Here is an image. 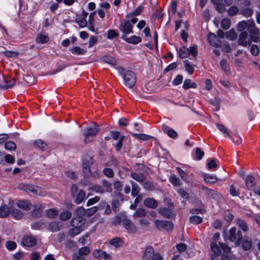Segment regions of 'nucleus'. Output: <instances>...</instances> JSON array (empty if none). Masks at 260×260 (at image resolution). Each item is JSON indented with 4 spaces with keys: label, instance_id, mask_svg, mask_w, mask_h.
<instances>
[{
    "label": "nucleus",
    "instance_id": "nucleus-1",
    "mask_svg": "<svg viewBox=\"0 0 260 260\" xmlns=\"http://www.w3.org/2000/svg\"><path fill=\"white\" fill-rule=\"evenodd\" d=\"M118 72L122 76L124 85L129 88H132L136 83V76L134 72L132 71L124 72L122 67L118 69Z\"/></svg>",
    "mask_w": 260,
    "mask_h": 260
},
{
    "label": "nucleus",
    "instance_id": "nucleus-2",
    "mask_svg": "<svg viewBox=\"0 0 260 260\" xmlns=\"http://www.w3.org/2000/svg\"><path fill=\"white\" fill-rule=\"evenodd\" d=\"M225 239L235 243L236 246H239L242 238V234L240 230H237L236 227H233L226 233L224 232Z\"/></svg>",
    "mask_w": 260,
    "mask_h": 260
},
{
    "label": "nucleus",
    "instance_id": "nucleus-3",
    "mask_svg": "<svg viewBox=\"0 0 260 260\" xmlns=\"http://www.w3.org/2000/svg\"><path fill=\"white\" fill-rule=\"evenodd\" d=\"M100 131L99 125L95 124L93 126L87 127L83 131L85 137L84 142L87 144L93 140V137L95 136Z\"/></svg>",
    "mask_w": 260,
    "mask_h": 260
},
{
    "label": "nucleus",
    "instance_id": "nucleus-4",
    "mask_svg": "<svg viewBox=\"0 0 260 260\" xmlns=\"http://www.w3.org/2000/svg\"><path fill=\"white\" fill-rule=\"evenodd\" d=\"M214 5L216 9L220 13H222L225 11V6L231 5L233 0H211Z\"/></svg>",
    "mask_w": 260,
    "mask_h": 260
},
{
    "label": "nucleus",
    "instance_id": "nucleus-5",
    "mask_svg": "<svg viewBox=\"0 0 260 260\" xmlns=\"http://www.w3.org/2000/svg\"><path fill=\"white\" fill-rule=\"evenodd\" d=\"M133 27L129 20H123L120 22L119 29L122 32V35L127 36L128 34L133 33Z\"/></svg>",
    "mask_w": 260,
    "mask_h": 260
},
{
    "label": "nucleus",
    "instance_id": "nucleus-6",
    "mask_svg": "<svg viewBox=\"0 0 260 260\" xmlns=\"http://www.w3.org/2000/svg\"><path fill=\"white\" fill-rule=\"evenodd\" d=\"M154 225L158 230L164 229L167 231H171L173 228V223L167 220H155Z\"/></svg>",
    "mask_w": 260,
    "mask_h": 260
},
{
    "label": "nucleus",
    "instance_id": "nucleus-7",
    "mask_svg": "<svg viewBox=\"0 0 260 260\" xmlns=\"http://www.w3.org/2000/svg\"><path fill=\"white\" fill-rule=\"evenodd\" d=\"M122 224L128 233L135 234L137 232V228L131 220L124 218L122 221Z\"/></svg>",
    "mask_w": 260,
    "mask_h": 260
},
{
    "label": "nucleus",
    "instance_id": "nucleus-8",
    "mask_svg": "<svg viewBox=\"0 0 260 260\" xmlns=\"http://www.w3.org/2000/svg\"><path fill=\"white\" fill-rule=\"evenodd\" d=\"M158 212L162 216L168 219L175 218V213L170 208L160 207L158 209Z\"/></svg>",
    "mask_w": 260,
    "mask_h": 260
},
{
    "label": "nucleus",
    "instance_id": "nucleus-9",
    "mask_svg": "<svg viewBox=\"0 0 260 260\" xmlns=\"http://www.w3.org/2000/svg\"><path fill=\"white\" fill-rule=\"evenodd\" d=\"M251 43L250 39L248 37V34L246 31H242L239 36L238 44L239 45L246 47L250 45Z\"/></svg>",
    "mask_w": 260,
    "mask_h": 260
},
{
    "label": "nucleus",
    "instance_id": "nucleus-10",
    "mask_svg": "<svg viewBox=\"0 0 260 260\" xmlns=\"http://www.w3.org/2000/svg\"><path fill=\"white\" fill-rule=\"evenodd\" d=\"M209 43L211 46L215 47H219L221 45L220 40L213 33H209L207 36Z\"/></svg>",
    "mask_w": 260,
    "mask_h": 260
},
{
    "label": "nucleus",
    "instance_id": "nucleus-11",
    "mask_svg": "<svg viewBox=\"0 0 260 260\" xmlns=\"http://www.w3.org/2000/svg\"><path fill=\"white\" fill-rule=\"evenodd\" d=\"M245 181L247 189L253 191L256 188L255 177L251 175H247Z\"/></svg>",
    "mask_w": 260,
    "mask_h": 260
},
{
    "label": "nucleus",
    "instance_id": "nucleus-12",
    "mask_svg": "<svg viewBox=\"0 0 260 260\" xmlns=\"http://www.w3.org/2000/svg\"><path fill=\"white\" fill-rule=\"evenodd\" d=\"M123 201V197L122 194L120 192L116 193V199H115L112 202V207L113 210L116 212L119 210V208L120 205V201Z\"/></svg>",
    "mask_w": 260,
    "mask_h": 260
},
{
    "label": "nucleus",
    "instance_id": "nucleus-13",
    "mask_svg": "<svg viewBox=\"0 0 260 260\" xmlns=\"http://www.w3.org/2000/svg\"><path fill=\"white\" fill-rule=\"evenodd\" d=\"M22 244L24 246L32 247L37 243L36 239L30 235H26L22 239Z\"/></svg>",
    "mask_w": 260,
    "mask_h": 260
},
{
    "label": "nucleus",
    "instance_id": "nucleus-14",
    "mask_svg": "<svg viewBox=\"0 0 260 260\" xmlns=\"http://www.w3.org/2000/svg\"><path fill=\"white\" fill-rule=\"evenodd\" d=\"M37 187V186H35L32 185H28L24 183H20L19 185V188L20 189L30 193L31 196L33 197H35V193H36Z\"/></svg>",
    "mask_w": 260,
    "mask_h": 260
},
{
    "label": "nucleus",
    "instance_id": "nucleus-15",
    "mask_svg": "<svg viewBox=\"0 0 260 260\" xmlns=\"http://www.w3.org/2000/svg\"><path fill=\"white\" fill-rule=\"evenodd\" d=\"M203 191L206 194V195L210 198L214 200H217L221 197V194L213 189H209L205 186H202Z\"/></svg>",
    "mask_w": 260,
    "mask_h": 260
},
{
    "label": "nucleus",
    "instance_id": "nucleus-16",
    "mask_svg": "<svg viewBox=\"0 0 260 260\" xmlns=\"http://www.w3.org/2000/svg\"><path fill=\"white\" fill-rule=\"evenodd\" d=\"M44 205L40 203H36L34 206V209L31 211V215L34 217H40L42 216V212L44 208Z\"/></svg>",
    "mask_w": 260,
    "mask_h": 260
},
{
    "label": "nucleus",
    "instance_id": "nucleus-17",
    "mask_svg": "<svg viewBox=\"0 0 260 260\" xmlns=\"http://www.w3.org/2000/svg\"><path fill=\"white\" fill-rule=\"evenodd\" d=\"M86 219L83 217H76L73 218L71 221V224L73 228H80L85 223Z\"/></svg>",
    "mask_w": 260,
    "mask_h": 260
},
{
    "label": "nucleus",
    "instance_id": "nucleus-18",
    "mask_svg": "<svg viewBox=\"0 0 260 260\" xmlns=\"http://www.w3.org/2000/svg\"><path fill=\"white\" fill-rule=\"evenodd\" d=\"M242 249L244 250H249L252 247V240L248 236H244L241 240Z\"/></svg>",
    "mask_w": 260,
    "mask_h": 260
},
{
    "label": "nucleus",
    "instance_id": "nucleus-19",
    "mask_svg": "<svg viewBox=\"0 0 260 260\" xmlns=\"http://www.w3.org/2000/svg\"><path fill=\"white\" fill-rule=\"evenodd\" d=\"M154 253V249L152 246L147 247L143 255V260H152Z\"/></svg>",
    "mask_w": 260,
    "mask_h": 260
},
{
    "label": "nucleus",
    "instance_id": "nucleus-20",
    "mask_svg": "<svg viewBox=\"0 0 260 260\" xmlns=\"http://www.w3.org/2000/svg\"><path fill=\"white\" fill-rule=\"evenodd\" d=\"M3 79L4 80V81H0V87L2 88L7 89L8 88H11L16 84V80L14 78L11 79L9 80H8L7 79H6L4 77H3Z\"/></svg>",
    "mask_w": 260,
    "mask_h": 260
},
{
    "label": "nucleus",
    "instance_id": "nucleus-21",
    "mask_svg": "<svg viewBox=\"0 0 260 260\" xmlns=\"http://www.w3.org/2000/svg\"><path fill=\"white\" fill-rule=\"evenodd\" d=\"M162 129L165 133L167 134V135L172 138H176L178 136V134L176 131H175L172 128L169 127L166 124L162 125Z\"/></svg>",
    "mask_w": 260,
    "mask_h": 260
},
{
    "label": "nucleus",
    "instance_id": "nucleus-22",
    "mask_svg": "<svg viewBox=\"0 0 260 260\" xmlns=\"http://www.w3.org/2000/svg\"><path fill=\"white\" fill-rule=\"evenodd\" d=\"M121 38L126 42L131 44H138L141 42V38L140 37L133 36L131 37H127V36L122 35Z\"/></svg>",
    "mask_w": 260,
    "mask_h": 260
},
{
    "label": "nucleus",
    "instance_id": "nucleus-23",
    "mask_svg": "<svg viewBox=\"0 0 260 260\" xmlns=\"http://www.w3.org/2000/svg\"><path fill=\"white\" fill-rule=\"evenodd\" d=\"M144 204L146 207L151 209H155L158 206L157 201L150 198L145 199L144 201Z\"/></svg>",
    "mask_w": 260,
    "mask_h": 260
},
{
    "label": "nucleus",
    "instance_id": "nucleus-24",
    "mask_svg": "<svg viewBox=\"0 0 260 260\" xmlns=\"http://www.w3.org/2000/svg\"><path fill=\"white\" fill-rule=\"evenodd\" d=\"M16 204L18 207L25 211L29 210L32 207V205L30 203L25 200L18 201Z\"/></svg>",
    "mask_w": 260,
    "mask_h": 260
},
{
    "label": "nucleus",
    "instance_id": "nucleus-25",
    "mask_svg": "<svg viewBox=\"0 0 260 260\" xmlns=\"http://www.w3.org/2000/svg\"><path fill=\"white\" fill-rule=\"evenodd\" d=\"M236 224L243 231L247 232L249 227L246 222L243 219L237 218L235 219Z\"/></svg>",
    "mask_w": 260,
    "mask_h": 260
},
{
    "label": "nucleus",
    "instance_id": "nucleus-26",
    "mask_svg": "<svg viewBox=\"0 0 260 260\" xmlns=\"http://www.w3.org/2000/svg\"><path fill=\"white\" fill-rule=\"evenodd\" d=\"M11 209L7 205H2L0 207V217H7L11 213Z\"/></svg>",
    "mask_w": 260,
    "mask_h": 260
},
{
    "label": "nucleus",
    "instance_id": "nucleus-27",
    "mask_svg": "<svg viewBox=\"0 0 260 260\" xmlns=\"http://www.w3.org/2000/svg\"><path fill=\"white\" fill-rule=\"evenodd\" d=\"M220 243H219V244H217V242H215V241H211L210 247L214 255H220L221 247Z\"/></svg>",
    "mask_w": 260,
    "mask_h": 260
},
{
    "label": "nucleus",
    "instance_id": "nucleus-28",
    "mask_svg": "<svg viewBox=\"0 0 260 260\" xmlns=\"http://www.w3.org/2000/svg\"><path fill=\"white\" fill-rule=\"evenodd\" d=\"M93 164V159L90 156H85L82 160V168H90Z\"/></svg>",
    "mask_w": 260,
    "mask_h": 260
},
{
    "label": "nucleus",
    "instance_id": "nucleus-29",
    "mask_svg": "<svg viewBox=\"0 0 260 260\" xmlns=\"http://www.w3.org/2000/svg\"><path fill=\"white\" fill-rule=\"evenodd\" d=\"M248 26H247V30L250 33V36L251 35H259V30L255 26L254 23L252 21L248 22Z\"/></svg>",
    "mask_w": 260,
    "mask_h": 260
},
{
    "label": "nucleus",
    "instance_id": "nucleus-30",
    "mask_svg": "<svg viewBox=\"0 0 260 260\" xmlns=\"http://www.w3.org/2000/svg\"><path fill=\"white\" fill-rule=\"evenodd\" d=\"M11 214L16 219H21L24 215L23 212L21 211L19 209L16 208H12L11 209Z\"/></svg>",
    "mask_w": 260,
    "mask_h": 260
},
{
    "label": "nucleus",
    "instance_id": "nucleus-31",
    "mask_svg": "<svg viewBox=\"0 0 260 260\" xmlns=\"http://www.w3.org/2000/svg\"><path fill=\"white\" fill-rule=\"evenodd\" d=\"M71 53L74 55H81L84 54L86 50L79 47L76 46L70 49Z\"/></svg>",
    "mask_w": 260,
    "mask_h": 260
},
{
    "label": "nucleus",
    "instance_id": "nucleus-32",
    "mask_svg": "<svg viewBox=\"0 0 260 260\" xmlns=\"http://www.w3.org/2000/svg\"><path fill=\"white\" fill-rule=\"evenodd\" d=\"M34 145L35 147L40 149L41 150L44 151L47 150L48 149L47 144H46V143H45L42 140H36L34 142Z\"/></svg>",
    "mask_w": 260,
    "mask_h": 260
},
{
    "label": "nucleus",
    "instance_id": "nucleus-33",
    "mask_svg": "<svg viewBox=\"0 0 260 260\" xmlns=\"http://www.w3.org/2000/svg\"><path fill=\"white\" fill-rule=\"evenodd\" d=\"M205 181L207 183L213 184L215 183L218 179L215 175H210L209 174H205L203 175Z\"/></svg>",
    "mask_w": 260,
    "mask_h": 260
},
{
    "label": "nucleus",
    "instance_id": "nucleus-34",
    "mask_svg": "<svg viewBox=\"0 0 260 260\" xmlns=\"http://www.w3.org/2000/svg\"><path fill=\"white\" fill-rule=\"evenodd\" d=\"M61 226V224L59 222L53 221L50 223L49 228L51 231L54 232L59 231Z\"/></svg>",
    "mask_w": 260,
    "mask_h": 260
},
{
    "label": "nucleus",
    "instance_id": "nucleus-35",
    "mask_svg": "<svg viewBox=\"0 0 260 260\" xmlns=\"http://www.w3.org/2000/svg\"><path fill=\"white\" fill-rule=\"evenodd\" d=\"M130 182L132 186L131 194L133 197H136L139 194L140 190L139 186L137 184L135 183L133 181H131Z\"/></svg>",
    "mask_w": 260,
    "mask_h": 260
},
{
    "label": "nucleus",
    "instance_id": "nucleus-36",
    "mask_svg": "<svg viewBox=\"0 0 260 260\" xmlns=\"http://www.w3.org/2000/svg\"><path fill=\"white\" fill-rule=\"evenodd\" d=\"M143 9H144L143 6H140L135 11L127 14L126 16V17L127 19H129L132 17L138 15L142 13V12L143 10Z\"/></svg>",
    "mask_w": 260,
    "mask_h": 260
},
{
    "label": "nucleus",
    "instance_id": "nucleus-37",
    "mask_svg": "<svg viewBox=\"0 0 260 260\" xmlns=\"http://www.w3.org/2000/svg\"><path fill=\"white\" fill-rule=\"evenodd\" d=\"M183 88L185 89H187L190 88H196L197 84L191 81L190 79H186L185 80L184 83L183 84Z\"/></svg>",
    "mask_w": 260,
    "mask_h": 260
},
{
    "label": "nucleus",
    "instance_id": "nucleus-38",
    "mask_svg": "<svg viewBox=\"0 0 260 260\" xmlns=\"http://www.w3.org/2000/svg\"><path fill=\"white\" fill-rule=\"evenodd\" d=\"M131 176L135 180L139 182H143L145 180V177L142 174L132 173Z\"/></svg>",
    "mask_w": 260,
    "mask_h": 260
},
{
    "label": "nucleus",
    "instance_id": "nucleus-39",
    "mask_svg": "<svg viewBox=\"0 0 260 260\" xmlns=\"http://www.w3.org/2000/svg\"><path fill=\"white\" fill-rule=\"evenodd\" d=\"M122 241L120 238H114L109 241V244L115 247H119L122 245Z\"/></svg>",
    "mask_w": 260,
    "mask_h": 260
},
{
    "label": "nucleus",
    "instance_id": "nucleus-40",
    "mask_svg": "<svg viewBox=\"0 0 260 260\" xmlns=\"http://www.w3.org/2000/svg\"><path fill=\"white\" fill-rule=\"evenodd\" d=\"M85 192L83 190H80L76 197L75 202L77 204H80L85 199Z\"/></svg>",
    "mask_w": 260,
    "mask_h": 260
},
{
    "label": "nucleus",
    "instance_id": "nucleus-41",
    "mask_svg": "<svg viewBox=\"0 0 260 260\" xmlns=\"http://www.w3.org/2000/svg\"><path fill=\"white\" fill-rule=\"evenodd\" d=\"M36 42L40 44H44L49 41V38L47 36L40 34L36 38Z\"/></svg>",
    "mask_w": 260,
    "mask_h": 260
},
{
    "label": "nucleus",
    "instance_id": "nucleus-42",
    "mask_svg": "<svg viewBox=\"0 0 260 260\" xmlns=\"http://www.w3.org/2000/svg\"><path fill=\"white\" fill-rule=\"evenodd\" d=\"M102 60L112 66H115L117 64L116 61L111 56H105L103 57Z\"/></svg>",
    "mask_w": 260,
    "mask_h": 260
},
{
    "label": "nucleus",
    "instance_id": "nucleus-43",
    "mask_svg": "<svg viewBox=\"0 0 260 260\" xmlns=\"http://www.w3.org/2000/svg\"><path fill=\"white\" fill-rule=\"evenodd\" d=\"M179 53L180 58H186L190 55L189 49L184 47L180 49Z\"/></svg>",
    "mask_w": 260,
    "mask_h": 260
},
{
    "label": "nucleus",
    "instance_id": "nucleus-44",
    "mask_svg": "<svg viewBox=\"0 0 260 260\" xmlns=\"http://www.w3.org/2000/svg\"><path fill=\"white\" fill-rule=\"evenodd\" d=\"M225 37L226 39H229L232 41H234L236 40L237 37V35L233 29H231L230 30L227 31L225 34Z\"/></svg>",
    "mask_w": 260,
    "mask_h": 260
},
{
    "label": "nucleus",
    "instance_id": "nucleus-45",
    "mask_svg": "<svg viewBox=\"0 0 260 260\" xmlns=\"http://www.w3.org/2000/svg\"><path fill=\"white\" fill-rule=\"evenodd\" d=\"M216 126H217L218 129L221 132L223 133V134L224 135L225 137H228L231 138V136L229 134V132H228V131L227 130V128H226V127L225 126H224L222 124H218V123H216Z\"/></svg>",
    "mask_w": 260,
    "mask_h": 260
},
{
    "label": "nucleus",
    "instance_id": "nucleus-46",
    "mask_svg": "<svg viewBox=\"0 0 260 260\" xmlns=\"http://www.w3.org/2000/svg\"><path fill=\"white\" fill-rule=\"evenodd\" d=\"M98 210V207L94 206L88 209H86L85 217H89L95 213Z\"/></svg>",
    "mask_w": 260,
    "mask_h": 260
},
{
    "label": "nucleus",
    "instance_id": "nucleus-47",
    "mask_svg": "<svg viewBox=\"0 0 260 260\" xmlns=\"http://www.w3.org/2000/svg\"><path fill=\"white\" fill-rule=\"evenodd\" d=\"M90 190L101 194H103L105 192V190L104 189V187L102 186L98 185L91 186L90 188Z\"/></svg>",
    "mask_w": 260,
    "mask_h": 260
},
{
    "label": "nucleus",
    "instance_id": "nucleus-48",
    "mask_svg": "<svg viewBox=\"0 0 260 260\" xmlns=\"http://www.w3.org/2000/svg\"><path fill=\"white\" fill-rule=\"evenodd\" d=\"M75 22L78 23L80 27H84L87 25V22L84 18L78 17L75 19Z\"/></svg>",
    "mask_w": 260,
    "mask_h": 260
},
{
    "label": "nucleus",
    "instance_id": "nucleus-49",
    "mask_svg": "<svg viewBox=\"0 0 260 260\" xmlns=\"http://www.w3.org/2000/svg\"><path fill=\"white\" fill-rule=\"evenodd\" d=\"M211 260H230V257L228 255L222 254L220 255H212Z\"/></svg>",
    "mask_w": 260,
    "mask_h": 260
},
{
    "label": "nucleus",
    "instance_id": "nucleus-50",
    "mask_svg": "<svg viewBox=\"0 0 260 260\" xmlns=\"http://www.w3.org/2000/svg\"><path fill=\"white\" fill-rule=\"evenodd\" d=\"M229 192L232 197H238L239 196V190L234 185H231L230 187Z\"/></svg>",
    "mask_w": 260,
    "mask_h": 260
},
{
    "label": "nucleus",
    "instance_id": "nucleus-51",
    "mask_svg": "<svg viewBox=\"0 0 260 260\" xmlns=\"http://www.w3.org/2000/svg\"><path fill=\"white\" fill-rule=\"evenodd\" d=\"M58 212L55 209H51L46 211V215L49 218H55L57 216Z\"/></svg>",
    "mask_w": 260,
    "mask_h": 260
},
{
    "label": "nucleus",
    "instance_id": "nucleus-52",
    "mask_svg": "<svg viewBox=\"0 0 260 260\" xmlns=\"http://www.w3.org/2000/svg\"><path fill=\"white\" fill-rule=\"evenodd\" d=\"M103 187L106 192H111L112 191L111 184L107 180H104L102 181Z\"/></svg>",
    "mask_w": 260,
    "mask_h": 260
},
{
    "label": "nucleus",
    "instance_id": "nucleus-53",
    "mask_svg": "<svg viewBox=\"0 0 260 260\" xmlns=\"http://www.w3.org/2000/svg\"><path fill=\"white\" fill-rule=\"evenodd\" d=\"M169 180L170 182L174 185L177 186L180 184L179 178L174 175H172L170 177Z\"/></svg>",
    "mask_w": 260,
    "mask_h": 260
},
{
    "label": "nucleus",
    "instance_id": "nucleus-54",
    "mask_svg": "<svg viewBox=\"0 0 260 260\" xmlns=\"http://www.w3.org/2000/svg\"><path fill=\"white\" fill-rule=\"evenodd\" d=\"M5 148L9 150H15L16 148V145L12 141H7L5 144Z\"/></svg>",
    "mask_w": 260,
    "mask_h": 260
},
{
    "label": "nucleus",
    "instance_id": "nucleus-55",
    "mask_svg": "<svg viewBox=\"0 0 260 260\" xmlns=\"http://www.w3.org/2000/svg\"><path fill=\"white\" fill-rule=\"evenodd\" d=\"M190 222L194 224H198L202 222V218L199 216H191L189 218Z\"/></svg>",
    "mask_w": 260,
    "mask_h": 260
},
{
    "label": "nucleus",
    "instance_id": "nucleus-56",
    "mask_svg": "<svg viewBox=\"0 0 260 260\" xmlns=\"http://www.w3.org/2000/svg\"><path fill=\"white\" fill-rule=\"evenodd\" d=\"M221 26L225 30L229 29L230 26V19L226 18L223 19L221 22Z\"/></svg>",
    "mask_w": 260,
    "mask_h": 260
},
{
    "label": "nucleus",
    "instance_id": "nucleus-57",
    "mask_svg": "<svg viewBox=\"0 0 260 260\" xmlns=\"http://www.w3.org/2000/svg\"><path fill=\"white\" fill-rule=\"evenodd\" d=\"M72 216V213L70 211H64L60 213L59 218L62 220H66L69 219Z\"/></svg>",
    "mask_w": 260,
    "mask_h": 260
},
{
    "label": "nucleus",
    "instance_id": "nucleus-58",
    "mask_svg": "<svg viewBox=\"0 0 260 260\" xmlns=\"http://www.w3.org/2000/svg\"><path fill=\"white\" fill-rule=\"evenodd\" d=\"M103 174L109 178H112L114 176V172L112 169L106 168L103 171Z\"/></svg>",
    "mask_w": 260,
    "mask_h": 260
},
{
    "label": "nucleus",
    "instance_id": "nucleus-59",
    "mask_svg": "<svg viewBox=\"0 0 260 260\" xmlns=\"http://www.w3.org/2000/svg\"><path fill=\"white\" fill-rule=\"evenodd\" d=\"M35 197H37L38 196L44 197L46 196V192L43 188L37 186L36 188V193H35Z\"/></svg>",
    "mask_w": 260,
    "mask_h": 260
},
{
    "label": "nucleus",
    "instance_id": "nucleus-60",
    "mask_svg": "<svg viewBox=\"0 0 260 260\" xmlns=\"http://www.w3.org/2000/svg\"><path fill=\"white\" fill-rule=\"evenodd\" d=\"M195 153L196 156V159L198 160H201L204 155V152L199 147L196 149Z\"/></svg>",
    "mask_w": 260,
    "mask_h": 260
},
{
    "label": "nucleus",
    "instance_id": "nucleus-61",
    "mask_svg": "<svg viewBox=\"0 0 260 260\" xmlns=\"http://www.w3.org/2000/svg\"><path fill=\"white\" fill-rule=\"evenodd\" d=\"M86 209L83 207H80L76 210V214L78 217L81 216L84 217L85 216Z\"/></svg>",
    "mask_w": 260,
    "mask_h": 260
},
{
    "label": "nucleus",
    "instance_id": "nucleus-62",
    "mask_svg": "<svg viewBox=\"0 0 260 260\" xmlns=\"http://www.w3.org/2000/svg\"><path fill=\"white\" fill-rule=\"evenodd\" d=\"M114 188V189L118 191V192H119L122 188L123 187V183L122 182L118 180L115 181L113 184Z\"/></svg>",
    "mask_w": 260,
    "mask_h": 260
},
{
    "label": "nucleus",
    "instance_id": "nucleus-63",
    "mask_svg": "<svg viewBox=\"0 0 260 260\" xmlns=\"http://www.w3.org/2000/svg\"><path fill=\"white\" fill-rule=\"evenodd\" d=\"M248 26V24L245 21H243L240 22H239L237 25V29L240 31H243V30Z\"/></svg>",
    "mask_w": 260,
    "mask_h": 260
},
{
    "label": "nucleus",
    "instance_id": "nucleus-64",
    "mask_svg": "<svg viewBox=\"0 0 260 260\" xmlns=\"http://www.w3.org/2000/svg\"><path fill=\"white\" fill-rule=\"evenodd\" d=\"M143 187L146 190H152L154 189L153 184L149 181H146L142 183Z\"/></svg>",
    "mask_w": 260,
    "mask_h": 260
}]
</instances>
